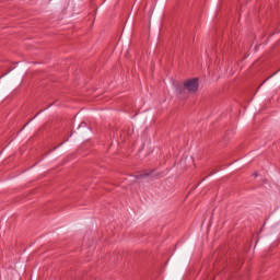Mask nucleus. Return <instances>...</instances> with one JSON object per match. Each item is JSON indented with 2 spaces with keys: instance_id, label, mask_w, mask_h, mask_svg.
Here are the masks:
<instances>
[{
  "instance_id": "obj_1",
  "label": "nucleus",
  "mask_w": 280,
  "mask_h": 280,
  "mask_svg": "<svg viewBox=\"0 0 280 280\" xmlns=\"http://www.w3.org/2000/svg\"><path fill=\"white\" fill-rule=\"evenodd\" d=\"M198 79H189L184 82V86H178L176 89L177 95H185V93H197L198 92Z\"/></svg>"
},
{
  "instance_id": "obj_2",
  "label": "nucleus",
  "mask_w": 280,
  "mask_h": 280,
  "mask_svg": "<svg viewBox=\"0 0 280 280\" xmlns=\"http://www.w3.org/2000/svg\"><path fill=\"white\" fill-rule=\"evenodd\" d=\"M254 176H257V173H255Z\"/></svg>"
}]
</instances>
